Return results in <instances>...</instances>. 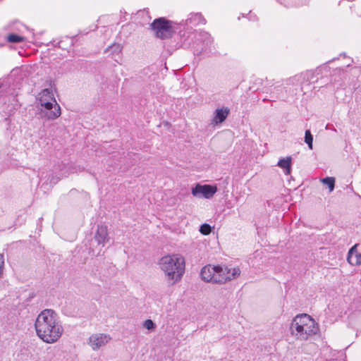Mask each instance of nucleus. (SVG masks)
I'll use <instances>...</instances> for the list:
<instances>
[{"mask_svg": "<svg viewBox=\"0 0 361 361\" xmlns=\"http://www.w3.org/2000/svg\"><path fill=\"white\" fill-rule=\"evenodd\" d=\"M186 23L193 25H197L200 23L205 24V20L202 18L201 14L196 13L192 16L190 18H188L186 20Z\"/></svg>", "mask_w": 361, "mask_h": 361, "instance_id": "obj_17", "label": "nucleus"}, {"mask_svg": "<svg viewBox=\"0 0 361 361\" xmlns=\"http://www.w3.org/2000/svg\"><path fill=\"white\" fill-rule=\"evenodd\" d=\"M321 181L328 186L329 192H332L334 190L335 178L334 177H326L322 178Z\"/></svg>", "mask_w": 361, "mask_h": 361, "instance_id": "obj_19", "label": "nucleus"}, {"mask_svg": "<svg viewBox=\"0 0 361 361\" xmlns=\"http://www.w3.org/2000/svg\"><path fill=\"white\" fill-rule=\"evenodd\" d=\"M217 188L212 185H200L197 183L192 188V194L195 197H203L206 199L212 198L216 192Z\"/></svg>", "mask_w": 361, "mask_h": 361, "instance_id": "obj_6", "label": "nucleus"}, {"mask_svg": "<svg viewBox=\"0 0 361 361\" xmlns=\"http://www.w3.org/2000/svg\"><path fill=\"white\" fill-rule=\"evenodd\" d=\"M312 319V318L307 314H301L297 315L292 321L290 326V331L293 334L295 333H302V330H304V326L307 324V322H310Z\"/></svg>", "mask_w": 361, "mask_h": 361, "instance_id": "obj_7", "label": "nucleus"}, {"mask_svg": "<svg viewBox=\"0 0 361 361\" xmlns=\"http://www.w3.org/2000/svg\"><path fill=\"white\" fill-rule=\"evenodd\" d=\"M39 118L45 120H54L61 116V107L56 102L52 91L49 89L43 90L39 94Z\"/></svg>", "mask_w": 361, "mask_h": 361, "instance_id": "obj_3", "label": "nucleus"}, {"mask_svg": "<svg viewBox=\"0 0 361 361\" xmlns=\"http://www.w3.org/2000/svg\"><path fill=\"white\" fill-rule=\"evenodd\" d=\"M150 27L154 32L156 37L161 39L171 38L173 33L172 21L163 17L154 20Z\"/></svg>", "mask_w": 361, "mask_h": 361, "instance_id": "obj_4", "label": "nucleus"}, {"mask_svg": "<svg viewBox=\"0 0 361 361\" xmlns=\"http://www.w3.org/2000/svg\"><path fill=\"white\" fill-rule=\"evenodd\" d=\"M4 80H0V88L4 86Z\"/></svg>", "mask_w": 361, "mask_h": 361, "instance_id": "obj_25", "label": "nucleus"}, {"mask_svg": "<svg viewBox=\"0 0 361 361\" xmlns=\"http://www.w3.org/2000/svg\"><path fill=\"white\" fill-rule=\"evenodd\" d=\"M216 266L207 265L200 271L202 279L206 282L214 283Z\"/></svg>", "mask_w": 361, "mask_h": 361, "instance_id": "obj_11", "label": "nucleus"}, {"mask_svg": "<svg viewBox=\"0 0 361 361\" xmlns=\"http://www.w3.org/2000/svg\"><path fill=\"white\" fill-rule=\"evenodd\" d=\"M305 142L310 149H312L313 136L310 130H306L305 133Z\"/></svg>", "mask_w": 361, "mask_h": 361, "instance_id": "obj_21", "label": "nucleus"}, {"mask_svg": "<svg viewBox=\"0 0 361 361\" xmlns=\"http://www.w3.org/2000/svg\"><path fill=\"white\" fill-rule=\"evenodd\" d=\"M161 269L165 273L172 284L180 280L185 270V259L178 255H166L161 258L159 263Z\"/></svg>", "mask_w": 361, "mask_h": 361, "instance_id": "obj_2", "label": "nucleus"}, {"mask_svg": "<svg viewBox=\"0 0 361 361\" xmlns=\"http://www.w3.org/2000/svg\"><path fill=\"white\" fill-rule=\"evenodd\" d=\"M110 340V337L106 334H96L92 335L89 338V344L92 350H97L102 346H104Z\"/></svg>", "mask_w": 361, "mask_h": 361, "instance_id": "obj_9", "label": "nucleus"}, {"mask_svg": "<svg viewBox=\"0 0 361 361\" xmlns=\"http://www.w3.org/2000/svg\"><path fill=\"white\" fill-rule=\"evenodd\" d=\"M122 49L123 47L121 46V44L118 43H114L111 45H110L108 48H106L105 52L109 53V55H111L112 59H114V61H118V59H116V57L120 56Z\"/></svg>", "mask_w": 361, "mask_h": 361, "instance_id": "obj_15", "label": "nucleus"}, {"mask_svg": "<svg viewBox=\"0 0 361 361\" xmlns=\"http://www.w3.org/2000/svg\"><path fill=\"white\" fill-rule=\"evenodd\" d=\"M197 39L203 42L204 49H207L213 42V39H212L211 35L208 32L204 31L200 32L199 37Z\"/></svg>", "mask_w": 361, "mask_h": 361, "instance_id": "obj_16", "label": "nucleus"}, {"mask_svg": "<svg viewBox=\"0 0 361 361\" xmlns=\"http://www.w3.org/2000/svg\"><path fill=\"white\" fill-rule=\"evenodd\" d=\"M318 331V324L312 319L311 321L307 322V324L304 326V330H302L303 334H302V333H295L294 335L298 339L305 341L307 340L310 336L317 334Z\"/></svg>", "mask_w": 361, "mask_h": 361, "instance_id": "obj_8", "label": "nucleus"}, {"mask_svg": "<svg viewBox=\"0 0 361 361\" xmlns=\"http://www.w3.org/2000/svg\"><path fill=\"white\" fill-rule=\"evenodd\" d=\"M347 260L349 264L353 266H358L361 264V253H356L354 255L348 256Z\"/></svg>", "mask_w": 361, "mask_h": 361, "instance_id": "obj_18", "label": "nucleus"}, {"mask_svg": "<svg viewBox=\"0 0 361 361\" xmlns=\"http://www.w3.org/2000/svg\"><path fill=\"white\" fill-rule=\"evenodd\" d=\"M215 271L214 283H224L240 274V270L238 267L228 269L227 267H223L219 265L216 266Z\"/></svg>", "mask_w": 361, "mask_h": 361, "instance_id": "obj_5", "label": "nucleus"}, {"mask_svg": "<svg viewBox=\"0 0 361 361\" xmlns=\"http://www.w3.org/2000/svg\"><path fill=\"white\" fill-rule=\"evenodd\" d=\"M277 166L283 170L286 175H290L291 173L292 157L288 156L280 159L277 163Z\"/></svg>", "mask_w": 361, "mask_h": 361, "instance_id": "obj_14", "label": "nucleus"}, {"mask_svg": "<svg viewBox=\"0 0 361 361\" xmlns=\"http://www.w3.org/2000/svg\"><path fill=\"white\" fill-rule=\"evenodd\" d=\"M357 244L354 245L348 251V256L354 255L356 253H359L357 250Z\"/></svg>", "mask_w": 361, "mask_h": 361, "instance_id": "obj_24", "label": "nucleus"}, {"mask_svg": "<svg viewBox=\"0 0 361 361\" xmlns=\"http://www.w3.org/2000/svg\"><path fill=\"white\" fill-rule=\"evenodd\" d=\"M143 326L150 331H153L156 328V324L151 319H147L144 322Z\"/></svg>", "mask_w": 361, "mask_h": 361, "instance_id": "obj_23", "label": "nucleus"}, {"mask_svg": "<svg viewBox=\"0 0 361 361\" xmlns=\"http://www.w3.org/2000/svg\"><path fill=\"white\" fill-rule=\"evenodd\" d=\"M212 231V227L208 224H203L200 226V232L203 235H209Z\"/></svg>", "mask_w": 361, "mask_h": 361, "instance_id": "obj_22", "label": "nucleus"}, {"mask_svg": "<svg viewBox=\"0 0 361 361\" xmlns=\"http://www.w3.org/2000/svg\"><path fill=\"white\" fill-rule=\"evenodd\" d=\"M35 330L38 337L47 343L56 342L63 333V328L57 314L51 309H45L37 316Z\"/></svg>", "mask_w": 361, "mask_h": 361, "instance_id": "obj_1", "label": "nucleus"}, {"mask_svg": "<svg viewBox=\"0 0 361 361\" xmlns=\"http://www.w3.org/2000/svg\"><path fill=\"white\" fill-rule=\"evenodd\" d=\"M310 73H300L295 75L293 78H290L287 80V84L290 85L292 84L293 85H302L303 82L305 80H309Z\"/></svg>", "mask_w": 361, "mask_h": 361, "instance_id": "obj_13", "label": "nucleus"}, {"mask_svg": "<svg viewBox=\"0 0 361 361\" xmlns=\"http://www.w3.org/2000/svg\"><path fill=\"white\" fill-rule=\"evenodd\" d=\"M8 42L11 43H20L24 41V37L15 33H11L7 37Z\"/></svg>", "mask_w": 361, "mask_h": 361, "instance_id": "obj_20", "label": "nucleus"}, {"mask_svg": "<svg viewBox=\"0 0 361 361\" xmlns=\"http://www.w3.org/2000/svg\"><path fill=\"white\" fill-rule=\"evenodd\" d=\"M230 113V109L227 107H222L216 109L214 116L212 119V123L217 125L223 123L228 117Z\"/></svg>", "mask_w": 361, "mask_h": 361, "instance_id": "obj_12", "label": "nucleus"}, {"mask_svg": "<svg viewBox=\"0 0 361 361\" xmlns=\"http://www.w3.org/2000/svg\"><path fill=\"white\" fill-rule=\"evenodd\" d=\"M94 240L97 242L98 245H102L103 246L109 240L106 226L98 225Z\"/></svg>", "mask_w": 361, "mask_h": 361, "instance_id": "obj_10", "label": "nucleus"}]
</instances>
